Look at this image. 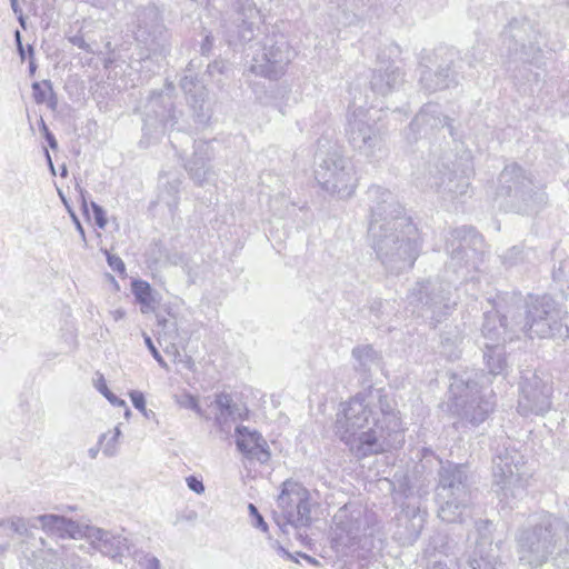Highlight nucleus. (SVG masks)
Instances as JSON below:
<instances>
[{"label": "nucleus", "instance_id": "obj_1", "mask_svg": "<svg viewBox=\"0 0 569 569\" xmlns=\"http://www.w3.org/2000/svg\"><path fill=\"white\" fill-rule=\"evenodd\" d=\"M336 432L359 458L383 452L403 442L396 401L383 389L352 398L337 419Z\"/></svg>", "mask_w": 569, "mask_h": 569}, {"label": "nucleus", "instance_id": "obj_2", "mask_svg": "<svg viewBox=\"0 0 569 569\" xmlns=\"http://www.w3.org/2000/svg\"><path fill=\"white\" fill-rule=\"evenodd\" d=\"M368 197V238L377 258L390 273L411 269L420 250L418 228L390 190L372 186Z\"/></svg>", "mask_w": 569, "mask_h": 569}, {"label": "nucleus", "instance_id": "obj_3", "mask_svg": "<svg viewBox=\"0 0 569 569\" xmlns=\"http://www.w3.org/2000/svg\"><path fill=\"white\" fill-rule=\"evenodd\" d=\"M563 312L548 295L529 296L522 307L510 306L500 313L487 312L481 332L492 340L512 341L520 335L533 338H569V326L562 325Z\"/></svg>", "mask_w": 569, "mask_h": 569}, {"label": "nucleus", "instance_id": "obj_4", "mask_svg": "<svg viewBox=\"0 0 569 569\" xmlns=\"http://www.w3.org/2000/svg\"><path fill=\"white\" fill-rule=\"evenodd\" d=\"M569 541V525L551 513L532 516L517 535V555L521 565L539 569L560 556Z\"/></svg>", "mask_w": 569, "mask_h": 569}, {"label": "nucleus", "instance_id": "obj_5", "mask_svg": "<svg viewBox=\"0 0 569 569\" xmlns=\"http://www.w3.org/2000/svg\"><path fill=\"white\" fill-rule=\"evenodd\" d=\"M470 173L468 159H458L449 152L441 156L431 154L423 168L415 174L416 182L421 188L433 189L441 197L455 200L468 192Z\"/></svg>", "mask_w": 569, "mask_h": 569}, {"label": "nucleus", "instance_id": "obj_6", "mask_svg": "<svg viewBox=\"0 0 569 569\" xmlns=\"http://www.w3.org/2000/svg\"><path fill=\"white\" fill-rule=\"evenodd\" d=\"M439 480L436 489L439 505L438 516L446 522H463L470 517V492L462 466L440 461Z\"/></svg>", "mask_w": 569, "mask_h": 569}, {"label": "nucleus", "instance_id": "obj_7", "mask_svg": "<svg viewBox=\"0 0 569 569\" xmlns=\"http://www.w3.org/2000/svg\"><path fill=\"white\" fill-rule=\"evenodd\" d=\"M315 177L323 190L339 198L353 194L358 178L352 161L345 157L338 146H331L327 152H317Z\"/></svg>", "mask_w": 569, "mask_h": 569}, {"label": "nucleus", "instance_id": "obj_8", "mask_svg": "<svg viewBox=\"0 0 569 569\" xmlns=\"http://www.w3.org/2000/svg\"><path fill=\"white\" fill-rule=\"evenodd\" d=\"M498 194L509 198L510 206L523 214L538 212L547 202L546 192L517 163L508 164L501 171Z\"/></svg>", "mask_w": 569, "mask_h": 569}, {"label": "nucleus", "instance_id": "obj_9", "mask_svg": "<svg viewBox=\"0 0 569 569\" xmlns=\"http://www.w3.org/2000/svg\"><path fill=\"white\" fill-rule=\"evenodd\" d=\"M523 465V457L516 450L505 449L493 458V486L500 501L507 506L511 507L526 495Z\"/></svg>", "mask_w": 569, "mask_h": 569}, {"label": "nucleus", "instance_id": "obj_10", "mask_svg": "<svg viewBox=\"0 0 569 569\" xmlns=\"http://www.w3.org/2000/svg\"><path fill=\"white\" fill-rule=\"evenodd\" d=\"M347 136L355 149L367 158L380 160L387 156L382 134L377 127V119L370 109L356 108L348 117Z\"/></svg>", "mask_w": 569, "mask_h": 569}, {"label": "nucleus", "instance_id": "obj_11", "mask_svg": "<svg viewBox=\"0 0 569 569\" xmlns=\"http://www.w3.org/2000/svg\"><path fill=\"white\" fill-rule=\"evenodd\" d=\"M409 299L410 303L417 305L422 317L436 322H440L457 305L451 283L441 279L417 283Z\"/></svg>", "mask_w": 569, "mask_h": 569}, {"label": "nucleus", "instance_id": "obj_12", "mask_svg": "<svg viewBox=\"0 0 569 569\" xmlns=\"http://www.w3.org/2000/svg\"><path fill=\"white\" fill-rule=\"evenodd\" d=\"M281 515L276 522L283 533H289V527L298 529L311 522L309 492L300 483L286 480L278 497Z\"/></svg>", "mask_w": 569, "mask_h": 569}, {"label": "nucleus", "instance_id": "obj_13", "mask_svg": "<svg viewBox=\"0 0 569 569\" xmlns=\"http://www.w3.org/2000/svg\"><path fill=\"white\" fill-rule=\"evenodd\" d=\"M332 522L335 539L349 545L361 536H372L377 518L360 503L349 502L335 513Z\"/></svg>", "mask_w": 569, "mask_h": 569}, {"label": "nucleus", "instance_id": "obj_14", "mask_svg": "<svg viewBox=\"0 0 569 569\" xmlns=\"http://www.w3.org/2000/svg\"><path fill=\"white\" fill-rule=\"evenodd\" d=\"M439 60L437 71L425 67L420 73V83L428 92H436L458 86L463 79L461 71L463 61L459 51L452 48H438L435 52Z\"/></svg>", "mask_w": 569, "mask_h": 569}, {"label": "nucleus", "instance_id": "obj_15", "mask_svg": "<svg viewBox=\"0 0 569 569\" xmlns=\"http://www.w3.org/2000/svg\"><path fill=\"white\" fill-rule=\"evenodd\" d=\"M292 57L290 46L282 37L278 40L268 38L259 52L254 53L250 71L264 78L278 79L284 74Z\"/></svg>", "mask_w": 569, "mask_h": 569}, {"label": "nucleus", "instance_id": "obj_16", "mask_svg": "<svg viewBox=\"0 0 569 569\" xmlns=\"http://www.w3.org/2000/svg\"><path fill=\"white\" fill-rule=\"evenodd\" d=\"M136 39L143 43L154 56H166L169 52V34L162 23L160 12L156 7H147L138 16Z\"/></svg>", "mask_w": 569, "mask_h": 569}, {"label": "nucleus", "instance_id": "obj_17", "mask_svg": "<svg viewBox=\"0 0 569 569\" xmlns=\"http://www.w3.org/2000/svg\"><path fill=\"white\" fill-rule=\"evenodd\" d=\"M491 396L482 393L476 381L468 380L465 389L456 397L455 412L472 426L482 423L493 411Z\"/></svg>", "mask_w": 569, "mask_h": 569}, {"label": "nucleus", "instance_id": "obj_18", "mask_svg": "<svg viewBox=\"0 0 569 569\" xmlns=\"http://www.w3.org/2000/svg\"><path fill=\"white\" fill-rule=\"evenodd\" d=\"M551 386L536 373L522 377L518 412L523 417L546 415L551 408Z\"/></svg>", "mask_w": 569, "mask_h": 569}, {"label": "nucleus", "instance_id": "obj_19", "mask_svg": "<svg viewBox=\"0 0 569 569\" xmlns=\"http://www.w3.org/2000/svg\"><path fill=\"white\" fill-rule=\"evenodd\" d=\"M82 538L90 548L110 559H120L129 551V540L120 532L84 525Z\"/></svg>", "mask_w": 569, "mask_h": 569}, {"label": "nucleus", "instance_id": "obj_20", "mask_svg": "<svg viewBox=\"0 0 569 569\" xmlns=\"http://www.w3.org/2000/svg\"><path fill=\"white\" fill-rule=\"evenodd\" d=\"M443 127H448L450 134L453 136L450 119L442 113L439 104L430 102L421 108L419 113L403 131V136L408 143L411 144L417 142L421 136H428Z\"/></svg>", "mask_w": 569, "mask_h": 569}, {"label": "nucleus", "instance_id": "obj_21", "mask_svg": "<svg viewBox=\"0 0 569 569\" xmlns=\"http://www.w3.org/2000/svg\"><path fill=\"white\" fill-rule=\"evenodd\" d=\"M451 238L448 240L447 250L450 254V267L455 272L463 266L468 267L475 260L476 250L470 249V244L481 242L472 228L461 227L451 231Z\"/></svg>", "mask_w": 569, "mask_h": 569}, {"label": "nucleus", "instance_id": "obj_22", "mask_svg": "<svg viewBox=\"0 0 569 569\" xmlns=\"http://www.w3.org/2000/svg\"><path fill=\"white\" fill-rule=\"evenodd\" d=\"M213 158V149L210 142L196 141L192 158L186 164L190 178L196 184L202 186L208 182L214 172L210 166Z\"/></svg>", "mask_w": 569, "mask_h": 569}, {"label": "nucleus", "instance_id": "obj_23", "mask_svg": "<svg viewBox=\"0 0 569 569\" xmlns=\"http://www.w3.org/2000/svg\"><path fill=\"white\" fill-rule=\"evenodd\" d=\"M403 76L400 67L395 61L387 62L380 60L379 66L372 71L370 79L371 90L377 94L387 96L401 87Z\"/></svg>", "mask_w": 569, "mask_h": 569}, {"label": "nucleus", "instance_id": "obj_24", "mask_svg": "<svg viewBox=\"0 0 569 569\" xmlns=\"http://www.w3.org/2000/svg\"><path fill=\"white\" fill-rule=\"evenodd\" d=\"M236 432L237 447L248 458L257 459L261 463H266L270 459L268 445L260 433L250 431L243 426L237 427Z\"/></svg>", "mask_w": 569, "mask_h": 569}, {"label": "nucleus", "instance_id": "obj_25", "mask_svg": "<svg viewBox=\"0 0 569 569\" xmlns=\"http://www.w3.org/2000/svg\"><path fill=\"white\" fill-rule=\"evenodd\" d=\"M42 530L59 538H82L84 525L58 515H41L34 518Z\"/></svg>", "mask_w": 569, "mask_h": 569}, {"label": "nucleus", "instance_id": "obj_26", "mask_svg": "<svg viewBox=\"0 0 569 569\" xmlns=\"http://www.w3.org/2000/svg\"><path fill=\"white\" fill-rule=\"evenodd\" d=\"M399 525L396 531L397 539L402 545H412L421 533L425 526V513L419 508H407L398 518Z\"/></svg>", "mask_w": 569, "mask_h": 569}, {"label": "nucleus", "instance_id": "obj_27", "mask_svg": "<svg viewBox=\"0 0 569 569\" xmlns=\"http://www.w3.org/2000/svg\"><path fill=\"white\" fill-rule=\"evenodd\" d=\"M146 108L148 110L146 119L147 124L153 126L150 112L153 113L154 120L161 124L163 130L173 128L177 123L178 118L172 102L161 93L152 94Z\"/></svg>", "mask_w": 569, "mask_h": 569}, {"label": "nucleus", "instance_id": "obj_28", "mask_svg": "<svg viewBox=\"0 0 569 569\" xmlns=\"http://www.w3.org/2000/svg\"><path fill=\"white\" fill-rule=\"evenodd\" d=\"M236 10L238 12V20L241 24L238 26V37L242 42H250L254 37V28L261 21L260 11L252 0H236Z\"/></svg>", "mask_w": 569, "mask_h": 569}, {"label": "nucleus", "instance_id": "obj_29", "mask_svg": "<svg viewBox=\"0 0 569 569\" xmlns=\"http://www.w3.org/2000/svg\"><path fill=\"white\" fill-rule=\"evenodd\" d=\"M487 340L485 343L483 360L491 376H505L508 369V362L503 345L507 341L492 340L482 333Z\"/></svg>", "mask_w": 569, "mask_h": 569}, {"label": "nucleus", "instance_id": "obj_30", "mask_svg": "<svg viewBox=\"0 0 569 569\" xmlns=\"http://www.w3.org/2000/svg\"><path fill=\"white\" fill-rule=\"evenodd\" d=\"M498 555L492 547L475 546L468 557L471 569H496Z\"/></svg>", "mask_w": 569, "mask_h": 569}, {"label": "nucleus", "instance_id": "obj_31", "mask_svg": "<svg viewBox=\"0 0 569 569\" xmlns=\"http://www.w3.org/2000/svg\"><path fill=\"white\" fill-rule=\"evenodd\" d=\"M180 86L184 93L189 96V102L191 107L196 111L202 112L207 98L206 88L201 83H199L192 76H184L180 81Z\"/></svg>", "mask_w": 569, "mask_h": 569}, {"label": "nucleus", "instance_id": "obj_32", "mask_svg": "<svg viewBox=\"0 0 569 569\" xmlns=\"http://www.w3.org/2000/svg\"><path fill=\"white\" fill-rule=\"evenodd\" d=\"M352 357L356 360V369L363 373L370 372L372 368L380 363L377 351L369 345L353 348Z\"/></svg>", "mask_w": 569, "mask_h": 569}, {"label": "nucleus", "instance_id": "obj_33", "mask_svg": "<svg viewBox=\"0 0 569 569\" xmlns=\"http://www.w3.org/2000/svg\"><path fill=\"white\" fill-rule=\"evenodd\" d=\"M32 557L34 569H68L61 551L41 549Z\"/></svg>", "mask_w": 569, "mask_h": 569}, {"label": "nucleus", "instance_id": "obj_34", "mask_svg": "<svg viewBox=\"0 0 569 569\" xmlns=\"http://www.w3.org/2000/svg\"><path fill=\"white\" fill-rule=\"evenodd\" d=\"M462 335L460 330L455 327L446 331L441 336V350L440 352L449 360H456L460 357L462 343Z\"/></svg>", "mask_w": 569, "mask_h": 569}, {"label": "nucleus", "instance_id": "obj_35", "mask_svg": "<svg viewBox=\"0 0 569 569\" xmlns=\"http://www.w3.org/2000/svg\"><path fill=\"white\" fill-rule=\"evenodd\" d=\"M132 293L136 300L141 305V312L149 313L156 308V300L152 296V289L147 281L134 280L132 282Z\"/></svg>", "mask_w": 569, "mask_h": 569}, {"label": "nucleus", "instance_id": "obj_36", "mask_svg": "<svg viewBox=\"0 0 569 569\" xmlns=\"http://www.w3.org/2000/svg\"><path fill=\"white\" fill-rule=\"evenodd\" d=\"M31 88L36 103L40 104L47 102L48 107L52 110L57 108V97L53 92L52 83L50 80L33 82Z\"/></svg>", "mask_w": 569, "mask_h": 569}, {"label": "nucleus", "instance_id": "obj_37", "mask_svg": "<svg viewBox=\"0 0 569 569\" xmlns=\"http://www.w3.org/2000/svg\"><path fill=\"white\" fill-rule=\"evenodd\" d=\"M520 31L517 28L516 23L512 22L508 26V28L503 31L502 38L503 42L508 41V53L510 56L517 54L519 47L521 48V60H529V56L525 52V44H519Z\"/></svg>", "mask_w": 569, "mask_h": 569}, {"label": "nucleus", "instance_id": "obj_38", "mask_svg": "<svg viewBox=\"0 0 569 569\" xmlns=\"http://www.w3.org/2000/svg\"><path fill=\"white\" fill-rule=\"evenodd\" d=\"M121 435L119 427H116L112 431L102 433L99 438V445H102V452L107 457H113L118 452V441Z\"/></svg>", "mask_w": 569, "mask_h": 569}, {"label": "nucleus", "instance_id": "obj_39", "mask_svg": "<svg viewBox=\"0 0 569 569\" xmlns=\"http://www.w3.org/2000/svg\"><path fill=\"white\" fill-rule=\"evenodd\" d=\"M39 522L34 521V518L24 519L21 517H12L0 523V526H8L10 530L20 536H29V529L37 528Z\"/></svg>", "mask_w": 569, "mask_h": 569}, {"label": "nucleus", "instance_id": "obj_40", "mask_svg": "<svg viewBox=\"0 0 569 569\" xmlns=\"http://www.w3.org/2000/svg\"><path fill=\"white\" fill-rule=\"evenodd\" d=\"M482 547H492V522L489 520H479L476 522V545Z\"/></svg>", "mask_w": 569, "mask_h": 569}, {"label": "nucleus", "instance_id": "obj_41", "mask_svg": "<svg viewBox=\"0 0 569 569\" xmlns=\"http://www.w3.org/2000/svg\"><path fill=\"white\" fill-rule=\"evenodd\" d=\"M77 546L62 547L61 552L68 569H83L89 568L90 565L87 560L82 559L76 551Z\"/></svg>", "mask_w": 569, "mask_h": 569}, {"label": "nucleus", "instance_id": "obj_42", "mask_svg": "<svg viewBox=\"0 0 569 569\" xmlns=\"http://www.w3.org/2000/svg\"><path fill=\"white\" fill-rule=\"evenodd\" d=\"M181 180L174 178L167 182L166 193L168 196L167 203L169 207H176L178 203V193L180 191Z\"/></svg>", "mask_w": 569, "mask_h": 569}, {"label": "nucleus", "instance_id": "obj_43", "mask_svg": "<svg viewBox=\"0 0 569 569\" xmlns=\"http://www.w3.org/2000/svg\"><path fill=\"white\" fill-rule=\"evenodd\" d=\"M177 403L182 408L193 410L197 415L202 416V409L198 403V399L190 393H184L180 396L177 399Z\"/></svg>", "mask_w": 569, "mask_h": 569}, {"label": "nucleus", "instance_id": "obj_44", "mask_svg": "<svg viewBox=\"0 0 569 569\" xmlns=\"http://www.w3.org/2000/svg\"><path fill=\"white\" fill-rule=\"evenodd\" d=\"M137 562L142 569H160V561L150 553L140 552L136 556Z\"/></svg>", "mask_w": 569, "mask_h": 569}, {"label": "nucleus", "instance_id": "obj_45", "mask_svg": "<svg viewBox=\"0 0 569 569\" xmlns=\"http://www.w3.org/2000/svg\"><path fill=\"white\" fill-rule=\"evenodd\" d=\"M237 408H229V410H218L216 415V423L221 428L224 429L227 426H229V422L231 420H234Z\"/></svg>", "mask_w": 569, "mask_h": 569}, {"label": "nucleus", "instance_id": "obj_46", "mask_svg": "<svg viewBox=\"0 0 569 569\" xmlns=\"http://www.w3.org/2000/svg\"><path fill=\"white\" fill-rule=\"evenodd\" d=\"M98 390L114 406H126L124 400L119 399L113 395L107 387L103 377H100L99 383L97 385Z\"/></svg>", "mask_w": 569, "mask_h": 569}, {"label": "nucleus", "instance_id": "obj_47", "mask_svg": "<svg viewBox=\"0 0 569 569\" xmlns=\"http://www.w3.org/2000/svg\"><path fill=\"white\" fill-rule=\"evenodd\" d=\"M248 510H249L250 516L252 517V525L254 527L261 529L262 531H267L268 526L264 522L262 516L259 513L257 507L253 503H249Z\"/></svg>", "mask_w": 569, "mask_h": 569}, {"label": "nucleus", "instance_id": "obj_48", "mask_svg": "<svg viewBox=\"0 0 569 569\" xmlns=\"http://www.w3.org/2000/svg\"><path fill=\"white\" fill-rule=\"evenodd\" d=\"M143 339H144V343L146 346L148 347V349L150 350L152 357L156 359V361L162 367V368H168L167 366V362L164 361V359L162 358V356L160 355V352L158 351V349L154 347L151 338L147 335V333H143Z\"/></svg>", "mask_w": 569, "mask_h": 569}, {"label": "nucleus", "instance_id": "obj_49", "mask_svg": "<svg viewBox=\"0 0 569 569\" xmlns=\"http://www.w3.org/2000/svg\"><path fill=\"white\" fill-rule=\"evenodd\" d=\"M91 209L93 211V214H94V220H96V223L99 228L103 229L106 226H107V218H106V211L103 210V208L99 204H97L96 202H91Z\"/></svg>", "mask_w": 569, "mask_h": 569}, {"label": "nucleus", "instance_id": "obj_50", "mask_svg": "<svg viewBox=\"0 0 569 569\" xmlns=\"http://www.w3.org/2000/svg\"><path fill=\"white\" fill-rule=\"evenodd\" d=\"M104 253L107 257L108 264L113 271H117L119 273L124 272L126 267L120 257L111 254L108 250H106Z\"/></svg>", "mask_w": 569, "mask_h": 569}, {"label": "nucleus", "instance_id": "obj_51", "mask_svg": "<svg viewBox=\"0 0 569 569\" xmlns=\"http://www.w3.org/2000/svg\"><path fill=\"white\" fill-rule=\"evenodd\" d=\"M214 405L218 410H229V408H234L236 406L232 403V398L228 393H219L216 397Z\"/></svg>", "mask_w": 569, "mask_h": 569}, {"label": "nucleus", "instance_id": "obj_52", "mask_svg": "<svg viewBox=\"0 0 569 569\" xmlns=\"http://www.w3.org/2000/svg\"><path fill=\"white\" fill-rule=\"evenodd\" d=\"M186 482H187L188 488L191 491H193L198 495H201L204 492V485H203L202 480L199 479L198 477L189 476L186 478Z\"/></svg>", "mask_w": 569, "mask_h": 569}, {"label": "nucleus", "instance_id": "obj_53", "mask_svg": "<svg viewBox=\"0 0 569 569\" xmlns=\"http://www.w3.org/2000/svg\"><path fill=\"white\" fill-rule=\"evenodd\" d=\"M130 398L136 409H138L139 411H144L146 399L142 392L131 391Z\"/></svg>", "mask_w": 569, "mask_h": 569}, {"label": "nucleus", "instance_id": "obj_54", "mask_svg": "<svg viewBox=\"0 0 569 569\" xmlns=\"http://www.w3.org/2000/svg\"><path fill=\"white\" fill-rule=\"evenodd\" d=\"M226 70V62L224 61H213L212 63L208 64L207 72L209 76L213 77L214 74H222Z\"/></svg>", "mask_w": 569, "mask_h": 569}, {"label": "nucleus", "instance_id": "obj_55", "mask_svg": "<svg viewBox=\"0 0 569 569\" xmlns=\"http://www.w3.org/2000/svg\"><path fill=\"white\" fill-rule=\"evenodd\" d=\"M69 41L78 47L79 49H82L87 52H91V48H90V44L84 40L83 36L82 34H74L72 37L69 38Z\"/></svg>", "mask_w": 569, "mask_h": 569}, {"label": "nucleus", "instance_id": "obj_56", "mask_svg": "<svg viewBox=\"0 0 569 569\" xmlns=\"http://www.w3.org/2000/svg\"><path fill=\"white\" fill-rule=\"evenodd\" d=\"M521 253V250L518 247H512L508 252L503 256L505 263L512 266L517 262V256Z\"/></svg>", "mask_w": 569, "mask_h": 569}, {"label": "nucleus", "instance_id": "obj_57", "mask_svg": "<svg viewBox=\"0 0 569 569\" xmlns=\"http://www.w3.org/2000/svg\"><path fill=\"white\" fill-rule=\"evenodd\" d=\"M42 130L44 132L46 140L51 149H57L58 142L54 138V136L49 131L48 127L46 126L44 121L41 120Z\"/></svg>", "mask_w": 569, "mask_h": 569}, {"label": "nucleus", "instance_id": "obj_58", "mask_svg": "<svg viewBox=\"0 0 569 569\" xmlns=\"http://www.w3.org/2000/svg\"><path fill=\"white\" fill-rule=\"evenodd\" d=\"M91 6L99 9H109L113 7L117 0H87Z\"/></svg>", "mask_w": 569, "mask_h": 569}, {"label": "nucleus", "instance_id": "obj_59", "mask_svg": "<svg viewBox=\"0 0 569 569\" xmlns=\"http://www.w3.org/2000/svg\"><path fill=\"white\" fill-rule=\"evenodd\" d=\"M72 216V219L74 221V224H76V229L78 230L81 239H82V242H83V246L87 247V238H86V232H84V229L81 224V222L79 221V219L77 218L76 214H71Z\"/></svg>", "mask_w": 569, "mask_h": 569}, {"label": "nucleus", "instance_id": "obj_60", "mask_svg": "<svg viewBox=\"0 0 569 569\" xmlns=\"http://www.w3.org/2000/svg\"><path fill=\"white\" fill-rule=\"evenodd\" d=\"M28 51H29L30 57H32L33 56V48H32V46L28 47ZM36 70H37V64L34 62L33 58H31L30 61H29V72H30V74L33 76L36 73Z\"/></svg>", "mask_w": 569, "mask_h": 569}, {"label": "nucleus", "instance_id": "obj_61", "mask_svg": "<svg viewBox=\"0 0 569 569\" xmlns=\"http://www.w3.org/2000/svg\"><path fill=\"white\" fill-rule=\"evenodd\" d=\"M211 46H212V37L211 36H206V38L203 40V43L201 46L202 52L204 53L206 51H209Z\"/></svg>", "mask_w": 569, "mask_h": 569}, {"label": "nucleus", "instance_id": "obj_62", "mask_svg": "<svg viewBox=\"0 0 569 569\" xmlns=\"http://www.w3.org/2000/svg\"><path fill=\"white\" fill-rule=\"evenodd\" d=\"M10 4H11V9L16 16H18L19 13L22 12V10L18 3V0H10Z\"/></svg>", "mask_w": 569, "mask_h": 569}, {"label": "nucleus", "instance_id": "obj_63", "mask_svg": "<svg viewBox=\"0 0 569 569\" xmlns=\"http://www.w3.org/2000/svg\"><path fill=\"white\" fill-rule=\"evenodd\" d=\"M126 312L122 309H117L112 311V317L116 321L122 319L124 317Z\"/></svg>", "mask_w": 569, "mask_h": 569}, {"label": "nucleus", "instance_id": "obj_64", "mask_svg": "<svg viewBox=\"0 0 569 569\" xmlns=\"http://www.w3.org/2000/svg\"><path fill=\"white\" fill-rule=\"evenodd\" d=\"M17 50H18V53H19L21 60L23 61L26 59V51H24L23 44L19 43V46H17Z\"/></svg>", "mask_w": 569, "mask_h": 569}]
</instances>
